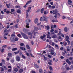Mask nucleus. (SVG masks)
Returning <instances> with one entry per match:
<instances>
[{
	"label": "nucleus",
	"instance_id": "obj_53",
	"mask_svg": "<svg viewBox=\"0 0 73 73\" xmlns=\"http://www.w3.org/2000/svg\"><path fill=\"white\" fill-rule=\"evenodd\" d=\"M10 27V26L9 25H7V29H8V28H9Z\"/></svg>",
	"mask_w": 73,
	"mask_h": 73
},
{
	"label": "nucleus",
	"instance_id": "obj_31",
	"mask_svg": "<svg viewBox=\"0 0 73 73\" xmlns=\"http://www.w3.org/2000/svg\"><path fill=\"white\" fill-rule=\"evenodd\" d=\"M52 49H51L50 50L51 52H54V48H53V47H52Z\"/></svg>",
	"mask_w": 73,
	"mask_h": 73
},
{
	"label": "nucleus",
	"instance_id": "obj_64",
	"mask_svg": "<svg viewBox=\"0 0 73 73\" xmlns=\"http://www.w3.org/2000/svg\"><path fill=\"white\" fill-rule=\"evenodd\" d=\"M50 70H52V67L51 66L50 67Z\"/></svg>",
	"mask_w": 73,
	"mask_h": 73
},
{
	"label": "nucleus",
	"instance_id": "obj_37",
	"mask_svg": "<svg viewBox=\"0 0 73 73\" xmlns=\"http://www.w3.org/2000/svg\"><path fill=\"white\" fill-rule=\"evenodd\" d=\"M68 4L69 5H70V4L69 3H72V2L70 0H68Z\"/></svg>",
	"mask_w": 73,
	"mask_h": 73
},
{
	"label": "nucleus",
	"instance_id": "obj_54",
	"mask_svg": "<svg viewBox=\"0 0 73 73\" xmlns=\"http://www.w3.org/2000/svg\"><path fill=\"white\" fill-rule=\"evenodd\" d=\"M26 55L27 56H29V54L27 52L26 53Z\"/></svg>",
	"mask_w": 73,
	"mask_h": 73
},
{
	"label": "nucleus",
	"instance_id": "obj_24",
	"mask_svg": "<svg viewBox=\"0 0 73 73\" xmlns=\"http://www.w3.org/2000/svg\"><path fill=\"white\" fill-rule=\"evenodd\" d=\"M44 8H42L41 9V11H40V12L41 13H42L43 12H44Z\"/></svg>",
	"mask_w": 73,
	"mask_h": 73
},
{
	"label": "nucleus",
	"instance_id": "obj_63",
	"mask_svg": "<svg viewBox=\"0 0 73 73\" xmlns=\"http://www.w3.org/2000/svg\"><path fill=\"white\" fill-rule=\"evenodd\" d=\"M17 36H18L19 37H21V35L18 34L17 35Z\"/></svg>",
	"mask_w": 73,
	"mask_h": 73
},
{
	"label": "nucleus",
	"instance_id": "obj_15",
	"mask_svg": "<svg viewBox=\"0 0 73 73\" xmlns=\"http://www.w3.org/2000/svg\"><path fill=\"white\" fill-rule=\"evenodd\" d=\"M46 20V17H42V21H45Z\"/></svg>",
	"mask_w": 73,
	"mask_h": 73
},
{
	"label": "nucleus",
	"instance_id": "obj_39",
	"mask_svg": "<svg viewBox=\"0 0 73 73\" xmlns=\"http://www.w3.org/2000/svg\"><path fill=\"white\" fill-rule=\"evenodd\" d=\"M26 47L28 49H30V47H29V45H26Z\"/></svg>",
	"mask_w": 73,
	"mask_h": 73
},
{
	"label": "nucleus",
	"instance_id": "obj_42",
	"mask_svg": "<svg viewBox=\"0 0 73 73\" xmlns=\"http://www.w3.org/2000/svg\"><path fill=\"white\" fill-rule=\"evenodd\" d=\"M66 38L65 39H66V40H69V36H66Z\"/></svg>",
	"mask_w": 73,
	"mask_h": 73
},
{
	"label": "nucleus",
	"instance_id": "obj_35",
	"mask_svg": "<svg viewBox=\"0 0 73 73\" xmlns=\"http://www.w3.org/2000/svg\"><path fill=\"white\" fill-rule=\"evenodd\" d=\"M11 40L12 41L14 40V38H13V36H11Z\"/></svg>",
	"mask_w": 73,
	"mask_h": 73
},
{
	"label": "nucleus",
	"instance_id": "obj_26",
	"mask_svg": "<svg viewBox=\"0 0 73 73\" xmlns=\"http://www.w3.org/2000/svg\"><path fill=\"white\" fill-rule=\"evenodd\" d=\"M45 27H46V29L47 30H48L49 29L50 27H49V26H46Z\"/></svg>",
	"mask_w": 73,
	"mask_h": 73
},
{
	"label": "nucleus",
	"instance_id": "obj_30",
	"mask_svg": "<svg viewBox=\"0 0 73 73\" xmlns=\"http://www.w3.org/2000/svg\"><path fill=\"white\" fill-rule=\"evenodd\" d=\"M8 56L9 57H11L12 56V54L11 53H8Z\"/></svg>",
	"mask_w": 73,
	"mask_h": 73
},
{
	"label": "nucleus",
	"instance_id": "obj_56",
	"mask_svg": "<svg viewBox=\"0 0 73 73\" xmlns=\"http://www.w3.org/2000/svg\"><path fill=\"white\" fill-rule=\"evenodd\" d=\"M51 8L52 9H54V8H55V6H51Z\"/></svg>",
	"mask_w": 73,
	"mask_h": 73
},
{
	"label": "nucleus",
	"instance_id": "obj_62",
	"mask_svg": "<svg viewBox=\"0 0 73 73\" xmlns=\"http://www.w3.org/2000/svg\"><path fill=\"white\" fill-rule=\"evenodd\" d=\"M48 57L49 58H52V56H50V55H48Z\"/></svg>",
	"mask_w": 73,
	"mask_h": 73
},
{
	"label": "nucleus",
	"instance_id": "obj_60",
	"mask_svg": "<svg viewBox=\"0 0 73 73\" xmlns=\"http://www.w3.org/2000/svg\"><path fill=\"white\" fill-rule=\"evenodd\" d=\"M21 46H23V45H24V44L23 43H21L20 44Z\"/></svg>",
	"mask_w": 73,
	"mask_h": 73
},
{
	"label": "nucleus",
	"instance_id": "obj_2",
	"mask_svg": "<svg viewBox=\"0 0 73 73\" xmlns=\"http://www.w3.org/2000/svg\"><path fill=\"white\" fill-rule=\"evenodd\" d=\"M35 24H37L38 26V25H41V22H40L39 23L38 22V19L37 18H36L35 20Z\"/></svg>",
	"mask_w": 73,
	"mask_h": 73
},
{
	"label": "nucleus",
	"instance_id": "obj_48",
	"mask_svg": "<svg viewBox=\"0 0 73 73\" xmlns=\"http://www.w3.org/2000/svg\"><path fill=\"white\" fill-rule=\"evenodd\" d=\"M0 26L1 28H4V27H3V25H2V24H1V23H0Z\"/></svg>",
	"mask_w": 73,
	"mask_h": 73
},
{
	"label": "nucleus",
	"instance_id": "obj_23",
	"mask_svg": "<svg viewBox=\"0 0 73 73\" xmlns=\"http://www.w3.org/2000/svg\"><path fill=\"white\" fill-rule=\"evenodd\" d=\"M26 27L27 28H29V23H27Z\"/></svg>",
	"mask_w": 73,
	"mask_h": 73
},
{
	"label": "nucleus",
	"instance_id": "obj_44",
	"mask_svg": "<svg viewBox=\"0 0 73 73\" xmlns=\"http://www.w3.org/2000/svg\"><path fill=\"white\" fill-rule=\"evenodd\" d=\"M23 31L24 32H27V30L26 29H23Z\"/></svg>",
	"mask_w": 73,
	"mask_h": 73
},
{
	"label": "nucleus",
	"instance_id": "obj_49",
	"mask_svg": "<svg viewBox=\"0 0 73 73\" xmlns=\"http://www.w3.org/2000/svg\"><path fill=\"white\" fill-rule=\"evenodd\" d=\"M69 59L70 60H72L73 59V57H70L69 58Z\"/></svg>",
	"mask_w": 73,
	"mask_h": 73
},
{
	"label": "nucleus",
	"instance_id": "obj_14",
	"mask_svg": "<svg viewBox=\"0 0 73 73\" xmlns=\"http://www.w3.org/2000/svg\"><path fill=\"white\" fill-rule=\"evenodd\" d=\"M58 41H62V38L61 36H59V38L58 39Z\"/></svg>",
	"mask_w": 73,
	"mask_h": 73
},
{
	"label": "nucleus",
	"instance_id": "obj_46",
	"mask_svg": "<svg viewBox=\"0 0 73 73\" xmlns=\"http://www.w3.org/2000/svg\"><path fill=\"white\" fill-rule=\"evenodd\" d=\"M14 60L13 59V60H11L10 61L12 63H13V62H14Z\"/></svg>",
	"mask_w": 73,
	"mask_h": 73
},
{
	"label": "nucleus",
	"instance_id": "obj_33",
	"mask_svg": "<svg viewBox=\"0 0 73 73\" xmlns=\"http://www.w3.org/2000/svg\"><path fill=\"white\" fill-rule=\"evenodd\" d=\"M28 17H29V14H28V12H27L26 18H27V19H28Z\"/></svg>",
	"mask_w": 73,
	"mask_h": 73
},
{
	"label": "nucleus",
	"instance_id": "obj_16",
	"mask_svg": "<svg viewBox=\"0 0 73 73\" xmlns=\"http://www.w3.org/2000/svg\"><path fill=\"white\" fill-rule=\"evenodd\" d=\"M66 66V69L67 70H70V68L69 67H67V65H65Z\"/></svg>",
	"mask_w": 73,
	"mask_h": 73
},
{
	"label": "nucleus",
	"instance_id": "obj_12",
	"mask_svg": "<svg viewBox=\"0 0 73 73\" xmlns=\"http://www.w3.org/2000/svg\"><path fill=\"white\" fill-rule=\"evenodd\" d=\"M31 2H32L31 0L28 1L26 3V5H28V4H30Z\"/></svg>",
	"mask_w": 73,
	"mask_h": 73
},
{
	"label": "nucleus",
	"instance_id": "obj_34",
	"mask_svg": "<svg viewBox=\"0 0 73 73\" xmlns=\"http://www.w3.org/2000/svg\"><path fill=\"white\" fill-rule=\"evenodd\" d=\"M35 66L36 68H38V66L36 64H35Z\"/></svg>",
	"mask_w": 73,
	"mask_h": 73
},
{
	"label": "nucleus",
	"instance_id": "obj_18",
	"mask_svg": "<svg viewBox=\"0 0 73 73\" xmlns=\"http://www.w3.org/2000/svg\"><path fill=\"white\" fill-rule=\"evenodd\" d=\"M50 53L52 55H53L54 56H56V53L55 52H50Z\"/></svg>",
	"mask_w": 73,
	"mask_h": 73
},
{
	"label": "nucleus",
	"instance_id": "obj_1",
	"mask_svg": "<svg viewBox=\"0 0 73 73\" xmlns=\"http://www.w3.org/2000/svg\"><path fill=\"white\" fill-rule=\"evenodd\" d=\"M38 30H41V28L40 27H36L35 28L34 30L33 31V34L34 35V36H33V38H35L36 36H35V35H36V32H36V31H37Z\"/></svg>",
	"mask_w": 73,
	"mask_h": 73
},
{
	"label": "nucleus",
	"instance_id": "obj_9",
	"mask_svg": "<svg viewBox=\"0 0 73 73\" xmlns=\"http://www.w3.org/2000/svg\"><path fill=\"white\" fill-rule=\"evenodd\" d=\"M45 37H46V35H43V36H40V38L42 39V40H43V39H44V38Z\"/></svg>",
	"mask_w": 73,
	"mask_h": 73
},
{
	"label": "nucleus",
	"instance_id": "obj_59",
	"mask_svg": "<svg viewBox=\"0 0 73 73\" xmlns=\"http://www.w3.org/2000/svg\"><path fill=\"white\" fill-rule=\"evenodd\" d=\"M54 32L55 33H58V31L57 30H55Z\"/></svg>",
	"mask_w": 73,
	"mask_h": 73
},
{
	"label": "nucleus",
	"instance_id": "obj_21",
	"mask_svg": "<svg viewBox=\"0 0 73 73\" xmlns=\"http://www.w3.org/2000/svg\"><path fill=\"white\" fill-rule=\"evenodd\" d=\"M64 29V31L65 32H68V28H67V27H65Z\"/></svg>",
	"mask_w": 73,
	"mask_h": 73
},
{
	"label": "nucleus",
	"instance_id": "obj_11",
	"mask_svg": "<svg viewBox=\"0 0 73 73\" xmlns=\"http://www.w3.org/2000/svg\"><path fill=\"white\" fill-rule=\"evenodd\" d=\"M13 69L14 71H15V72H18V71H19V70L17 68H13Z\"/></svg>",
	"mask_w": 73,
	"mask_h": 73
},
{
	"label": "nucleus",
	"instance_id": "obj_36",
	"mask_svg": "<svg viewBox=\"0 0 73 73\" xmlns=\"http://www.w3.org/2000/svg\"><path fill=\"white\" fill-rule=\"evenodd\" d=\"M0 69H1V71H4V68L3 67H0Z\"/></svg>",
	"mask_w": 73,
	"mask_h": 73
},
{
	"label": "nucleus",
	"instance_id": "obj_38",
	"mask_svg": "<svg viewBox=\"0 0 73 73\" xmlns=\"http://www.w3.org/2000/svg\"><path fill=\"white\" fill-rule=\"evenodd\" d=\"M55 47L56 48H57V49H58V48H59V46H58V45L57 44H56L55 45Z\"/></svg>",
	"mask_w": 73,
	"mask_h": 73
},
{
	"label": "nucleus",
	"instance_id": "obj_55",
	"mask_svg": "<svg viewBox=\"0 0 73 73\" xmlns=\"http://www.w3.org/2000/svg\"><path fill=\"white\" fill-rule=\"evenodd\" d=\"M19 53V50L18 52H14V53H15V54H17V53Z\"/></svg>",
	"mask_w": 73,
	"mask_h": 73
},
{
	"label": "nucleus",
	"instance_id": "obj_3",
	"mask_svg": "<svg viewBox=\"0 0 73 73\" xmlns=\"http://www.w3.org/2000/svg\"><path fill=\"white\" fill-rule=\"evenodd\" d=\"M21 33V34L24 38H25V39H28V36H27L26 35L23 33Z\"/></svg>",
	"mask_w": 73,
	"mask_h": 73
},
{
	"label": "nucleus",
	"instance_id": "obj_6",
	"mask_svg": "<svg viewBox=\"0 0 73 73\" xmlns=\"http://www.w3.org/2000/svg\"><path fill=\"white\" fill-rule=\"evenodd\" d=\"M49 44H50V45H52V46H54L55 45V44L54 43V42H52V41H51L49 42Z\"/></svg>",
	"mask_w": 73,
	"mask_h": 73
},
{
	"label": "nucleus",
	"instance_id": "obj_51",
	"mask_svg": "<svg viewBox=\"0 0 73 73\" xmlns=\"http://www.w3.org/2000/svg\"><path fill=\"white\" fill-rule=\"evenodd\" d=\"M11 11L12 12H13L14 11H15V10L14 9H12L11 10Z\"/></svg>",
	"mask_w": 73,
	"mask_h": 73
},
{
	"label": "nucleus",
	"instance_id": "obj_45",
	"mask_svg": "<svg viewBox=\"0 0 73 73\" xmlns=\"http://www.w3.org/2000/svg\"><path fill=\"white\" fill-rule=\"evenodd\" d=\"M15 41H18V38L17 37L15 38Z\"/></svg>",
	"mask_w": 73,
	"mask_h": 73
},
{
	"label": "nucleus",
	"instance_id": "obj_40",
	"mask_svg": "<svg viewBox=\"0 0 73 73\" xmlns=\"http://www.w3.org/2000/svg\"><path fill=\"white\" fill-rule=\"evenodd\" d=\"M23 72V69H21L19 70L20 73H22Z\"/></svg>",
	"mask_w": 73,
	"mask_h": 73
},
{
	"label": "nucleus",
	"instance_id": "obj_32",
	"mask_svg": "<svg viewBox=\"0 0 73 73\" xmlns=\"http://www.w3.org/2000/svg\"><path fill=\"white\" fill-rule=\"evenodd\" d=\"M17 50V48H13L12 49L13 51H14V50Z\"/></svg>",
	"mask_w": 73,
	"mask_h": 73
},
{
	"label": "nucleus",
	"instance_id": "obj_57",
	"mask_svg": "<svg viewBox=\"0 0 73 73\" xmlns=\"http://www.w3.org/2000/svg\"><path fill=\"white\" fill-rule=\"evenodd\" d=\"M2 64H5V62L4 60H2Z\"/></svg>",
	"mask_w": 73,
	"mask_h": 73
},
{
	"label": "nucleus",
	"instance_id": "obj_47",
	"mask_svg": "<svg viewBox=\"0 0 73 73\" xmlns=\"http://www.w3.org/2000/svg\"><path fill=\"white\" fill-rule=\"evenodd\" d=\"M26 22H27V23H28V22H31V20H29V19H27L26 20Z\"/></svg>",
	"mask_w": 73,
	"mask_h": 73
},
{
	"label": "nucleus",
	"instance_id": "obj_28",
	"mask_svg": "<svg viewBox=\"0 0 73 73\" xmlns=\"http://www.w3.org/2000/svg\"><path fill=\"white\" fill-rule=\"evenodd\" d=\"M42 57L44 58L45 60H46L47 59V58L46 57H45V56H44V55H43L42 56Z\"/></svg>",
	"mask_w": 73,
	"mask_h": 73
},
{
	"label": "nucleus",
	"instance_id": "obj_41",
	"mask_svg": "<svg viewBox=\"0 0 73 73\" xmlns=\"http://www.w3.org/2000/svg\"><path fill=\"white\" fill-rule=\"evenodd\" d=\"M17 12L18 13H20L21 12V11L20 10H18L17 11Z\"/></svg>",
	"mask_w": 73,
	"mask_h": 73
},
{
	"label": "nucleus",
	"instance_id": "obj_5",
	"mask_svg": "<svg viewBox=\"0 0 73 73\" xmlns=\"http://www.w3.org/2000/svg\"><path fill=\"white\" fill-rule=\"evenodd\" d=\"M49 35H50V33L49 32H48V34H47L46 35L47 36V38H49L50 39H51L52 38L50 36H49Z\"/></svg>",
	"mask_w": 73,
	"mask_h": 73
},
{
	"label": "nucleus",
	"instance_id": "obj_61",
	"mask_svg": "<svg viewBox=\"0 0 73 73\" xmlns=\"http://www.w3.org/2000/svg\"><path fill=\"white\" fill-rule=\"evenodd\" d=\"M50 4H51V5H53V2H51L50 3Z\"/></svg>",
	"mask_w": 73,
	"mask_h": 73
},
{
	"label": "nucleus",
	"instance_id": "obj_58",
	"mask_svg": "<svg viewBox=\"0 0 73 73\" xmlns=\"http://www.w3.org/2000/svg\"><path fill=\"white\" fill-rule=\"evenodd\" d=\"M47 46H48L49 48H52V47L50 45L48 46V45Z\"/></svg>",
	"mask_w": 73,
	"mask_h": 73
},
{
	"label": "nucleus",
	"instance_id": "obj_7",
	"mask_svg": "<svg viewBox=\"0 0 73 73\" xmlns=\"http://www.w3.org/2000/svg\"><path fill=\"white\" fill-rule=\"evenodd\" d=\"M64 40L65 41H67L68 45H70V41L69 40L66 39H65Z\"/></svg>",
	"mask_w": 73,
	"mask_h": 73
},
{
	"label": "nucleus",
	"instance_id": "obj_43",
	"mask_svg": "<svg viewBox=\"0 0 73 73\" xmlns=\"http://www.w3.org/2000/svg\"><path fill=\"white\" fill-rule=\"evenodd\" d=\"M28 34L29 35H32V33L31 32H29L28 33Z\"/></svg>",
	"mask_w": 73,
	"mask_h": 73
},
{
	"label": "nucleus",
	"instance_id": "obj_50",
	"mask_svg": "<svg viewBox=\"0 0 73 73\" xmlns=\"http://www.w3.org/2000/svg\"><path fill=\"white\" fill-rule=\"evenodd\" d=\"M39 73H42V70L40 69L39 70Z\"/></svg>",
	"mask_w": 73,
	"mask_h": 73
},
{
	"label": "nucleus",
	"instance_id": "obj_17",
	"mask_svg": "<svg viewBox=\"0 0 73 73\" xmlns=\"http://www.w3.org/2000/svg\"><path fill=\"white\" fill-rule=\"evenodd\" d=\"M70 70H73V65H72L70 66Z\"/></svg>",
	"mask_w": 73,
	"mask_h": 73
},
{
	"label": "nucleus",
	"instance_id": "obj_19",
	"mask_svg": "<svg viewBox=\"0 0 73 73\" xmlns=\"http://www.w3.org/2000/svg\"><path fill=\"white\" fill-rule=\"evenodd\" d=\"M6 4L7 8H9V6H10V4H11V3H10L9 4H7V3H6Z\"/></svg>",
	"mask_w": 73,
	"mask_h": 73
},
{
	"label": "nucleus",
	"instance_id": "obj_25",
	"mask_svg": "<svg viewBox=\"0 0 73 73\" xmlns=\"http://www.w3.org/2000/svg\"><path fill=\"white\" fill-rule=\"evenodd\" d=\"M57 37V35H54L52 36V38H56Z\"/></svg>",
	"mask_w": 73,
	"mask_h": 73
},
{
	"label": "nucleus",
	"instance_id": "obj_22",
	"mask_svg": "<svg viewBox=\"0 0 73 73\" xmlns=\"http://www.w3.org/2000/svg\"><path fill=\"white\" fill-rule=\"evenodd\" d=\"M22 57L23 59H25L26 58V57L23 54L22 55Z\"/></svg>",
	"mask_w": 73,
	"mask_h": 73
},
{
	"label": "nucleus",
	"instance_id": "obj_8",
	"mask_svg": "<svg viewBox=\"0 0 73 73\" xmlns=\"http://www.w3.org/2000/svg\"><path fill=\"white\" fill-rule=\"evenodd\" d=\"M53 12H54V14H56V15H57V12H58V11H57V9H55L54 10V11H53Z\"/></svg>",
	"mask_w": 73,
	"mask_h": 73
},
{
	"label": "nucleus",
	"instance_id": "obj_4",
	"mask_svg": "<svg viewBox=\"0 0 73 73\" xmlns=\"http://www.w3.org/2000/svg\"><path fill=\"white\" fill-rule=\"evenodd\" d=\"M16 60L17 61L19 62V61H20V57L19 55L17 56L16 57Z\"/></svg>",
	"mask_w": 73,
	"mask_h": 73
},
{
	"label": "nucleus",
	"instance_id": "obj_20",
	"mask_svg": "<svg viewBox=\"0 0 73 73\" xmlns=\"http://www.w3.org/2000/svg\"><path fill=\"white\" fill-rule=\"evenodd\" d=\"M52 23H57V22H58V21H57V20H55L53 19L52 20Z\"/></svg>",
	"mask_w": 73,
	"mask_h": 73
},
{
	"label": "nucleus",
	"instance_id": "obj_29",
	"mask_svg": "<svg viewBox=\"0 0 73 73\" xmlns=\"http://www.w3.org/2000/svg\"><path fill=\"white\" fill-rule=\"evenodd\" d=\"M44 12V15H47V14H48V11H44L43 12Z\"/></svg>",
	"mask_w": 73,
	"mask_h": 73
},
{
	"label": "nucleus",
	"instance_id": "obj_52",
	"mask_svg": "<svg viewBox=\"0 0 73 73\" xmlns=\"http://www.w3.org/2000/svg\"><path fill=\"white\" fill-rule=\"evenodd\" d=\"M71 44L72 46L73 47V40L71 42Z\"/></svg>",
	"mask_w": 73,
	"mask_h": 73
},
{
	"label": "nucleus",
	"instance_id": "obj_13",
	"mask_svg": "<svg viewBox=\"0 0 73 73\" xmlns=\"http://www.w3.org/2000/svg\"><path fill=\"white\" fill-rule=\"evenodd\" d=\"M20 49H21V50H25L26 49H25V48L24 47L23 48V47H22V46H20Z\"/></svg>",
	"mask_w": 73,
	"mask_h": 73
},
{
	"label": "nucleus",
	"instance_id": "obj_10",
	"mask_svg": "<svg viewBox=\"0 0 73 73\" xmlns=\"http://www.w3.org/2000/svg\"><path fill=\"white\" fill-rule=\"evenodd\" d=\"M58 35H59V36H62V37H64V38H65V36H64V35L63 34H58Z\"/></svg>",
	"mask_w": 73,
	"mask_h": 73
},
{
	"label": "nucleus",
	"instance_id": "obj_27",
	"mask_svg": "<svg viewBox=\"0 0 73 73\" xmlns=\"http://www.w3.org/2000/svg\"><path fill=\"white\" fill-rule=\"evenodd\" d=\"M63 44L64 45V46H66L67 45V42H66L64 41L63 42Z\"/></svg>",
	"mask_w": 73,
	"mask_h": 73
}]
</instances>
